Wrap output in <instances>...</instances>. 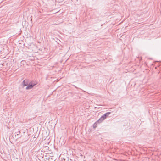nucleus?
Wrapping results in <instances>:
<instances>
[{"instance_id": "f257e3e1", "label": "nucleus", "mask_w": 161, "mask_h": 161, "mask_svg": "<svg viewBox=\"0 0 161 161\" xmlns=\"http://www.w3.org/2000/svg\"><path fill=\"white\" fill-rule=\"evenodd\" d=\"M110 114V112H108L106 113L105 114H104V115L102 116L99 119L98 121H102L104 119H105Z\"/></svg>"}, {"instance_id": "7ed1b4c3", "label": "nucleus", "mask_w": 161, "mask_h": 161, "mask_svg": "<svg viewBox=\"0 0 161 161\" xmlns=\"http://www.w3.org/2000/svg\"><path fill=\"white\" fill-rule=\"evenodd\" d=\"M25 82V80L24 81V82H23L24 83ZM26 85L25 84H24V86H26Z\"/></svg>"}, {"instance_id": "f03ea898", "label": "nucleus", "mask_w": 161, "mask_h": 161, "mask_svg": "<svg viewBox=\"0 0 161 161\" xmlns=\"http://www.w3.org/2000/svg\"><path fill=\"white\" fill-rule=\"evenodd\" d=\"M34 85H30L29 86H28L26 88V89H31L34 86Z\"/></svg>"}]
</instances>
